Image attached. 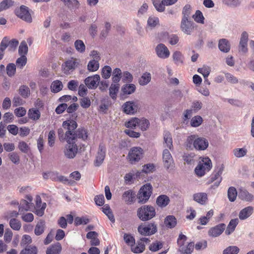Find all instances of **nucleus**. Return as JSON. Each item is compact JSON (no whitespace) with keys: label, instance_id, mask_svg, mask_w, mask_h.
Wrapping results in <instances>:
<instances>
[{"label":"nucleus","instance_id":"1","mask_svg":"<svg viewBox=\"0 0 254 254\" xmlns=\"http://www.w3.org/2000/svg\"><path fill=\"white\" fill-rule=\"evenodd\" d=\"M209 145L207 139L200 137L198 135L193 134L188 136L185 142V147L187 150H205Z\"/></svg>","mask_w":254,"mask_h":254},{"label":"nucleus","instance_id":"2","mask_svg":"<svg viewBox=\"0 0 254 254\" xmlns=\"http://www.w3.org/2000/svg\"><path fill=\"white\" fill-rule=\"evenodd\" d=\"M63 127L67 130L65 132L63 128L58 129V134L59 140L61 141L66 140L67 142H72L71 131L75 130L77 127L76 122L73 120L64 121L63 123Z\"/></svg>","mask_w":254,"mask_h":254},{"label":"nucleus","instance_id":"3","mask_svg":"<svg viewBox=\"0 0 254 254\" xmlns=\"http://www.w3.org/2000/svg\"><path fill=\"white\" fill-rule=\"evenodd\" d=\"M155 208L150 205H143L137 210V215L142 221L149 220L155 216Z\"/></svg>","mask_w":254,"mask_h":254},{"label":"nucleus","instance_id":"4","mask_svg":"<svg viewBox=\"0 0 254 254\" xmlns=\"http://www.w3.org/2000/svg\"><path fill=\"white\" fill-rule=\"evenodd\" d=\"M144 154V150L140 147L131 148L127 156V159L131 164H135L143 158Z\"/></svg>","mask_w":254,"mask_h":254},{"label":"nucleus","instance_id":"5","mask_svg":"<svg viewBox=\"0 0 254 254\" xmlns=\"http://www.w3.org/2000/svg\"><path fill=\"white\" fill-rule=\"evenodd\" d=\"M212 167L211 160L208 157L203 158L195 169L196 174L200 177L203 176L206 172L209 171Z\"/></svg>","mask_w":254,"mask_h":254},{"label":"nucleus","instance_id":"6","mask_svg":"<svg viewBox=\"0 0 254 254\" xmlns=\"http://www.w3.org/2000/svg\"><path fill=\"white\" fill-rule=\"evenodd\" d=\"M137 231L141 235L150 236L157 232V225L155 223L141 224L138 227Z\"/></svg>","mask_w":254,"mask_h":254},{"label":"nucleus","instance_id":"7","mask_svg":"<svg viewBox=\"0 0 254 254\" xmlns=\"http://www.w3.org/2000/svg\"><path fill=\"white\" fill-rule=\"evenodd\" d=\"M152 189L150 184H147L140 188L137 196L138 202L144 203L148 200L152 193Z\"/></svg>","mask_w":254,"mask_h":254},{"label":"nucleus","instance_id":"8","mask_svg":"<svg viewBox=\"0 0 254 254\" xmlns=\"http://www.w3.org/2000/svg\"><path fill=\"white\" fill-rule=\"evenodd\" d=\"M196 27V24L190 19H182L180 28L184 33L191 35Z\"/></svg>","mask_w":254,"mask_h":254},{"label":"nucleus","instance_id":"9","mask_svg":"<svg viewBox=\"0 0 254 254\" xmlns=\"http://www.w3.org/2000/svg\"><path fill=\"white\" fill-rule=\"evenodd\" d=\"M15 13L18 17L27 22L31 23L32 22V19L28 7L21 5L20 8L15 10Z\"/></svg>","mask_w":254,"mask_h":254},{"label":"nucleus","instance_id":"10","mask_svg":"<svg viewBox=\"0 0 254 254\" xmlns=\"http://www.w3.org/2000/svg\"><path fill=\"white\" fill-rule=\"evenodd\" d=\"M106 154V147L105 145L101 142L100 143L98 150L96 155V158L94 161L95 166H100L103 162Z\"/></svg>","mask_w":254,"mask_h":254},{"label":"nucleus","instance_id":"11","mask_svg":"<svg viewBox=\"0 0 254 254\" xmlns=\"http://www.w3.org/2000/svg\"><path fill=\"white\" fill-rule=\"evenodd\" d=\"M64 149L65 157L69 159L74 158L77 153V146L76 142H67Z\"/></svg>","mask_w":254,"mask_h":254},{"label":"nucleus","instance_id":"12","mask_svg":"<svg viewBox=\"0 0 254 254\" xmlns=\"http://www.w3.org/2000/svg\"><path fill=\"white\" fill-rule=\"evenodd\" d=\"M155 52L159 58L163 59L168 58L170 54L168 48L162 43L157 45L155 48Z\"/></svg>","mask_w":254,"mask_h":254},{"label":"nucleus","instance_id":"13","mask_svg":"<svg viewBox=\"0 0 254 254\" xmlns=\"http://www.w3.org/2000/svg\"><path fill=\"white\" fill-rule=\"evenodd\" d=\"M100 77L98 74L88 76L84 80L86 86L89 89H95L99 83Z\"/></svg>","mask_w":254,"mask_h":254},{"label":"nucleus","instance_id":"14","mask_svg":"<svg viewBox=\"0 0 254 254\" xmlns=\"http://www.w3.org/2000/svg\"><path fill=\"white\" fill-rule=\"evenodd\" d=\"M124 112L127 114L132 115L138 110V104L136 102L128 101L123 105Z\"/></svg>","mask_w":254,"mask_h":254},{"label":"nucleus","instance_id":"15","mask_svg":"<svg viewBox=\"0 0 254 254\" xmlns=\"http://www.w3.org/2000/svg\"><path fill=\"white\" fill-rule=\"evenodd\" d=\"M226 225L224 223L219 224L214 227H211L208 231V234L212 237H217L220 236L224 231Z\"/></svg>","mask_w":254,"mask_h":254},{"label":"nucleus","instance_id":"16","mask_svg":"<svg viewBox=\"0 0 254 254\" xmlns=\"http://www.w3.org/2000/svg\"><path fill=\"white\" fill-rule=\"evenodd\" d=\"M162 158L164 165L167 169H169L171 167L173 166L174 164L173 159L168 149H165L163 150Z\"/></svg>","mask_w":254,"mask_h":254},{"label":"nucleus","instance_id":"17","mask_svg":"<svg viewBox=\"0 0 254 254\" xmlns=\"http://www.w3.org/2000/svg\"><path fill=\"white\" fill-rule=\"evenodd\" d=\"M87 132L83 128H78L77 130H72L71 131V139L72 142H76L77 138H81L85 140L87 138Z\"/></svg>","mask_w":254,"mask_h":254},{"label":"nucleus","instance_id":"18","mask_svg":"<svg viewBox=\"0 0 254 254\" xmlns=\"http://www.w3.org/2000/svg\"><path fill=\"white\" fill-rule=\"evenodd\" d=\"M78 64V62L76 59H71L67 61L62 65L64 73H67L69 70L74 69Z\"/></svg>","mask_w":254,"mask_h":254},{"label":"nucleus","instance_id":"19","mask_svg":"<svg viewBox=\"0 0 254 254\" xmlns=\"http://www.w3.org/2000/svg\"><path fill=\"white\" fill-rule=\"evenodd\" d=\"M46 203H43L42 204L41 198L39 196H37L36 198V213L39 216H42L44 213V210L46 207Z\"/></svg>","mask_w":254,"mask_h":254},{"label":"nucleus","instance_id":"20","mask_svg":"<svg viewBox=\"0 0 254 254\" xmlns=\"http://www.w3.org/2000/svg\"><path fill=\"white\" fill-rule=\"evenodd\" d=\"M218 48L223 53H228L231 48V45L229 41L226 39H221L219 40Z\"/></svg>","mask_w":254,"mask_h":254},{"label":"nucleus","instance_id":"21","mask_svg":"<svg viewBox=\"0 0 254 254\" xmlns=\"http://www.w3.org/2000/svg\"><path fill=\"white\" fill-rule=\"evenodd\" d=\"M193 199L197 203L203 205L207 201V194L204 192L196 193L193 195Z\"/></svg>","mask_w":254,"mask_h":254},{"label":"nucleus","instance_id":"22","mask_svg":"<svg viewBox=\"0 0 254 254\" xmlns=\"http://www.w3.org/2000/svg\"><path fill=\"white\" fill-rule=\"evenodd\" d=\"M254 212V208L252 206H248L242 209L239 214V217L241 220H245L249 217Z\"/></svg>","mask_w":254,"mask_h":254},{"label":"nucleus","instance_id":"23","mask_svg":"<svg viewBox=\"0 0 254 254\" xmlns=\"http://www.w3.org/2000/svg\"><path fill=\"white\" fill-rule=\"evenodd\" d=\"M239 197L243 200L246 201H252L254 199V195L245 189L240 190Z\"/></svg>","mask_w":254,"mask_h":254},{"label":"nucleus","instance_id":"24","mask_svg":"<svg viewBox=\"0 0 254 254\" xmlns=\"http://www.w3.org/2000/svg\"><path fill=\"white\" fill-rule=\"evenodd\" d=\"M1 42H3L5 44V49L8 47L9 51H13L15 50L18 44V41L16 39L9 40L6 37L2 39Z\"/></svg>","mask_w":254,"mask_h":254},{"label":"nucleus","instance_id":"25","mask_svg":"<svg viewBox=\"0 0 254 254\" xmlns=\"http://www.w3.org/2000/svg\"><path fill=\"white\" fill-rule=\"evenodd\" d=\"M170 202V199L166 195H160L156 199V203L158 206L163 208L166 207Z\"/></svg>","mask_w":254,"mask_h":254},{"label":"nucleus","instance_id":"26","mask_svg":"<svg viewBox=\"0 0 254 254\" xmlns=\"http://www.w3.org/2000/svg\"><path fill=\"white\" fill-rule=\"evenodd\" d=\"M135 193L132 190H128L124 192L122 195L123 198L127 203H131L135 198Z\"/></svg>","mask_w":254,"mask_h":254},{"label":"nucleus","instance_id":"27","mask_svg":"<svg viewBox=\"0 0 254 254\" xmlns=\"http://www.w3.org/2000/svg\"><path fill=\"white\" fill-rule=\"evenodd\" d=\"M164 224L168 228H173L177 225V220L173 215H168L164 220Z\"/></svg>","mask_w":254,"mask_h":254},{"label":"nucleus","instance_id":"28","mask_svg":"<svg viewBox=\"0 0 254 254\" xmlns=\"http://www.w3.org/2000/svg\"><path fill=\"white\" fill-rule=\"evenodd\" d=\"M164 143L166 146L172 150L173 148V141L171 134L168 131H165L164 133Z\"/></svg>","mask_w":254,"mask_h":254},{"label":"nucleus","instance_id":"29","mask_svg":"<svg viewBox=\"0 0 254 254\" xmlns=\"http://www.w3.org/2000/svg\"><path fill=\"white\" fill-rule=\"evenodd\" d=\"M62 250L61 245L57 243L53 245L50 248H48L46 251L47 254H59Z\"/></svg>","mask_w":254,"mask_h":254},{"label":"nucleus","instance_id":"30","mask_svg":"<svg viewBox=\"0 0 254 254\" xmlns=\"http://www.w3.org/2000/svg\"><path fill=\"white\" fill-rule=\"evenodd\" d=\"M238 222H239L238 219H232L230 221V222L226 228V230L225 231V234L227 235H230L235 230L237 225L238 224Z\"/></svg>","mask_w":254,"mask_h":254},{"label":"nucleus","instance_id":"31","mask_svg":"<svg viewBox=\"0 0 254 254\" xmlns=\"http://www.w3.org/2000/svg\"><path fill=\"white\" fill-rule=\"evenodd\" d=\"M151 75L149 72H146L141 76L138 80L139 84L141 86L147 85L151 81Z\"/></svg>","mask_w":254,"mask_h":254},{"label":"nucleus","instance_id":"32","mask_svg":"<svg viewBox=\"0 0 254 254\" xmlns=\"http://www.w3.org/2000/svg\"><path fill=\"white\" fill-rule=\"evenodd\" d=\"M223 171V167L222 165L219 166L217 168V170L215 171L214 174L212 176L210 179V182L212 183L215 181L219 180V179H222L221 175Z\"/></svg>","mask_w":254,"mask_h":254},{"label":"nucleus","instance_id":"33","mask_svg":"<svg viewBox=\"0 0 254 254\" xmlns=\"http://www.w3.org/2000/svg\"><path fill=\"white\" fill-rule=\"evenodd\" d=\"M63 85L62 82L58 80L54 81L51 85V91L54 93H58L62 90Z\"/></svg>","mask_w":254,"mask_h":254},{"label":"nucleus","instance_id":"34","mask_svg":"<svg viewBox=\"0 0 254 254\" xmlns=\"http://www.w3.org/2000/svg\"><path fill=\"white\" fill-rule=\"evenodd\" d=\"M192 7L190 4H186L184 6L182 9V19H190Z\"/></svg>","mask_w":254,"mask_h":254},{"label":"nucleus","instance_id":"35","mask_svg":"<svg viewBox=\"0 0 254 254\" xmlns=\"http://www.w3.org/2000/svg\"><path fill=\"white\" fill-rule=\"evenodd\" d=\"M45 227V222L43 220L39 221L36 225L34 233L36 235L39 236L41 235L44 231Z\"/></svg>","mask_w":254,"mask_h":254},{"label":"nucleus","instance_id":"36","mask_svg":"<svg viewBox=\"0 0 254 254\" xmlns=\"http://www.w3.org/2000/svg\"><path fill=\"white\" fill-rule=\"evenodd\" d=\"M131 247V251L136 254L143 252L145 249V245L142 242H137L136 246L133 244Z\"/></svg>","mask_w":254,"mask_h":254},{"label":"nucleus","instance_id":"37","mask_svg":"<svg viewBox=\"0 0 254 254\" xmlns=\"http://www.w3.org/2000/svg\"><path fill=\"white\" fill-rule=\"evenodd\" d=\"M64 5L70 9H76L78 7L79 2L77 0H61Z\"/></svg>","mask_w":254,"mask_h":254},{"label":"nucleus","instance_id":"38","mask_svg":"<svg viewBox=\"0 0 254 254\" xmlns=\"http://www.w3.org/2000/svg\"><path fill=\"white\" fill-rule=\"evenodd\" d=\"M135 85L133 84H127L122 87V90L124 94H131L135 91Z\"/></svg>","mask_w":254,"mask_h":254},{"label":"nucleus","instance_id":"39","mask_svg":"<svg viewBox=\"0 0 254 254\" xmlns=\"http://www.w3.org/2000/svg\"><path fill=\"white\" fill-rule=\"evenodd\" d=\"M99 68V61L90 60L87 64V69L90 72L97 71Z\"/></svg>","mask_w":254,"mask_h":254},{"label":"nucleus","instance_id":"40","mask_svg":"<svg viewBox=\"0 0 254 254\" xmlns=\"http://www.w3.org/2000/svg\"><path fill=\"white\" fill-rule=\"evenodd\" d=\"M120 88L119 84L112 83L109 88V94L113 99H116L117 93Z\"/></svg>","mask_w":254,"mask_h":254},{"label":"nucleus","instance_id":"41","mask_svg":"<svg viewBox=\"0 0 254 254\" xmlns=\"http://www.w3.org/2000/svg\"><path fill=\"white\" fill-rule=\"evenodd\" d=\"M248 152L247 149L245 148H238L233 150L234 155L237 158H241L246 155Z\"/></svg>","mask_w":254,"mask_h":254},{"label":"nucleus","instance_id":"42","mask_svg":"<svg viewBox=\"0 0 254 254\" xmlns=\"http://www.w3.org/2000/svg\"><path fill=\"white\" fill-rule=\"evenodd\" d=\"M194 248V245L192 243H189L184 247L179 248V251L182 254H190L193 251Z\"/></svg>","mask_w":254,"mask_h":254},{"label":"nucleus","instance_id":"43","mask_svg":"<svg viewBox=\"0 0 254 254\" xmlns=\"http://www.w3.org/2000/svg\"><path fill=\"white\" fill-rule=\"evenodd\" d=\"M173 61L175 64H179L183 63V56L179 51H175L172 55Z\"/></svg>","mask_w":254,"mask_h":254},{"label":"nucleus","instance_id":"44","mask_svg":"<svg viewBox=\"0 0 254 254\" xmlns=\"http://www.w3.org/2000/svg\"><path fill=\"white\" fill-rule=\"evenodd\" d=\"M74 47L76 50L80 53H83L85 51V45L81 40H77L74 42Z\"/></svg>","mask_w":254,"mask_h":254},{"label":"nucleus","instance_id":"45","mask_svg":"<svg viewBox=\"0 0 254 254\" xmlns=\"http://www.w3.org/2000/svg\"><path fill=\"white\" fill-rule=\"evenodd\" d=\"M192 17L197 23L201 24H204V17L202 13L199 10L195 11V13L192 15Z\"/></svg>","mask_w":254,"mask_h":254},{"label":"nucleus","instance_id":"46","mask_svg":"<svg viewBox=\"0 0 254 254\" xmlns=\"http://www.w3.org/2000/svg\"><path fill=\"white\" fill-rule=\"evenodd\" d=\"M150 123L149 121L144 118L139 119L138 126L142 131H145L149 127Z\"/></svg>","mask_w":254,"mask_h":254},{"label":"nucleus","instance_id":"47","mask_svg":"<svg viewBox=\"0 0 254 254\" xmlns=\"http://www.w3.org/2000/svg\"><path fill=\"white\" fill-rule=\"evenodd\" d=\"M28 46L26 42L23 41L21 42L18 49V53L20 56H23L27 55L28 53Z\"/></svg>","mask_w":254,"mask_h":254},{"label":"nucleus","instance_id":"48","mask_svg":"<svg viewBox=\"0 0 254 254\" xmlns=\"http://www.w3.org/2000/svg\"><path fill=\"white\" fill-rule=\"evenodd\" d=\"M14 1L12 0H3L0 3V12L6 10L14 4Z\"/></svg>","mask_w":254,"mask_h":254},{"label":"nucleus","instance_id":"49","mask_svg":"<svg viewBox=\"0 0 254 254\" xmlns=\"http://www.w3.org/2000/svg\"><path fill=\"white\" fill-rule=\"evenodd\" d=\"M37 248L35 246H27L24 249L22 250L20 254H37Z\"/></svg>","mask_w":254,"mask_h":254},{"label":"nucleus","instance_id":"50","mask_svg":"<svg viewBox=\"0 0 254 254\" xmlns=\"http://www.w3.org/2000/svg\"><path fill=\"white\" fill-rule=\"evenodd\" d=\"M30 209L29 202L26 200H22L19 206V212L20 214Z\"/></svg>","mask_w":254,"mask_h":254},{"label":"nucleus","instance_id":"51","mask_svg":"<svg viewBox=\"0 0 254 254\" xmlns=\"http://www.w3.org/2000/svg\"><path fill=\"white\" fill-rule=\"evenodd\" d=\"M9 225L14 230L18 231L21 227V223L19 220L15 218H12L9 221Z\"/></svg>","mask_w":254,"mask_h":254},{"label":"nucleus","instance_id":"52","mask_svg":"<svg viewBox=\"0 0 254 254\" xmlns=\"http://www.w3.org/2000/svg\"><path fill=\"white\" fill-rule=\"evenodd\" d=\"M29 118L34 120H38L40 117V112L38 109H30L28 113Z\"/></svg>","mask_w":254,"mask_h":254},{"label":"nucleus","instance_id":"53","mask_svg":"<svg viewBox=\"0 0 254 254\" xmlns=\"http://www.w3.org/2000/svg\"><path fill=\"white\" fill-rule=\"evenodd\" d=\"M237 195V191L236 189L233 187H230L228 190V197L229 200L233 202L236 200Z\"/></svg>","mask_w":254,"mask_h":254},{"label":"nucleus","instance_id":"54","mask_svg":"<svg viewBox=\"0 0 254 254\" xmlns=\"http://www.w3.org/2000/svg\"><path fill=\"white\" fill-rule=\"evenodd\" d=\"M19 93L23 98H27L30 94L29 88L26 85H21L19 89Z\"/></svg>","mask_w":254,"mask_h":254},{"label":"nucleus","instance_id":"55","mask_svg":"<svg viewBox=\"0 0 254 254\" xmlns=\"http://www.w3.org/2000/svg\"><path fill=\"white\" fill-rule=\"evenodd\" d=\"M27 63V58L25 56H20L16 61V66L18 68L22 69Z\"/></svg>","mask_w":254,"mask_h":254},{"label":"nucleus","instance_id":"56","mask_svg":"<svg viewBox=\"0 0 254 254\" xmlns=\"http://www.w3.org/2000/svg\"><path fill=\"white\" fill-rule=\"evenodd\" d=\"M16 66L14 64L10 63L8 64L6 67V73L9 77L14 76L16 72Z\"/></svg>","mask_w":254,"mask_h":254},{"label":"nucleus","instance_id":"57","mask_svg":"<svg viewBox=\"0 0 254 254\" xmlns=\"http://www.w3.org/2000/svg\"><path fill=\"white\" fill-rule=\"evenodd\" d=\"M112 68L110 66L106 65L102 70V76L105 79H108L111 75Z\"/></svg>","mask_w":254,"mask_h":254},{"label":"nucleus","instance_id":"58","mask_svg":"<svg viewBox=\"0 0 254 254\" xmlns=\"http://www.w3.org/2000/svg\"><path fill=\"white\" fill-rule=\"evenodd\" d=\"M139 119L137 118H132L125 124L127 128H134L138 126Z\"/></svg>","mask_w":254,"mask_h":254},{"label":"nucleus","instance_id":"59","mask_svg":"<svg viewBox=\"0 0 254 254\" xmlns=\"http://www.w3.org/2000/svg\"><path fill=\"white\" fill-rule=\"evenodd\" d=\"M152 1L153 4L157 10L160 12L164 10L165 4L163 3V0L161 1L160 0H152Z\"/></svg>","mask_w":254,"mask_h":254},{"label":"nucleus","instance_id":"60","mask_svg":"<svg viewBox=\"0 0 254 254\" xmlns=\"http://www.w3.org/2000/svg\"><path fill=\"white\" fill-rule=\"evenodd\" d=\"M240 249L236 246H230L223 251V254H237Z\"/></svg>","mask_w":254,"mask_h":254},{"label":"nucleus","instance_id":"61","mask_svg":"<svg viewBox=\"0 0 254 254\" xmlns=\"http://www.w3.org/2000/svg\"><path fill=\"white\" fill-rule=\"evenodd\" d=\"M223 4L232 7L239 6L241 3L240 0H223Z\"/></svg>","mask_w":254,"mask_h":254},{"label":"nucleus","instance_id":"62","mask_svg":"<svg viewBox=\"0 0 254 254\" xmlns=\"http://www.w3.org/2000/svg\"><path fill=\"white\" fill-rule=\"evenodd\" d=\"M202 122V118L199 116H196L193 117L190 122V125L193 127L199 126Z\"/></svg>","mask_w":254,"mask_h":254},{"label":"nucleus","instance_id":"63","mask_svg":"<svg viewBox=\"0 0 254 254\" xmlns=\"http://www.w3.org/2000/svg\"><path fill=\"white\" fill-rule=\"evenodd\" d=\"M82 97L80 99V106L83 108L87 109L91 105L90 100L88 97H85L84 96Z\"/></svg>","mask_w":254,"mask_h":254},{"label":"nucleus","instance_id":"64","mask_svg":"<svg viewBox=\"0 0 254 254\" xmlns=\"http://www.w3.org/2000/svg\"><path fill=\"white\" fill-rule=\"evenodd\" d=\"M89 222V220L86 217H76L74 219V224L78 226L81 224H86Z\"/></svg>","mask_w":254,"mask_h":254}]
</instances>
